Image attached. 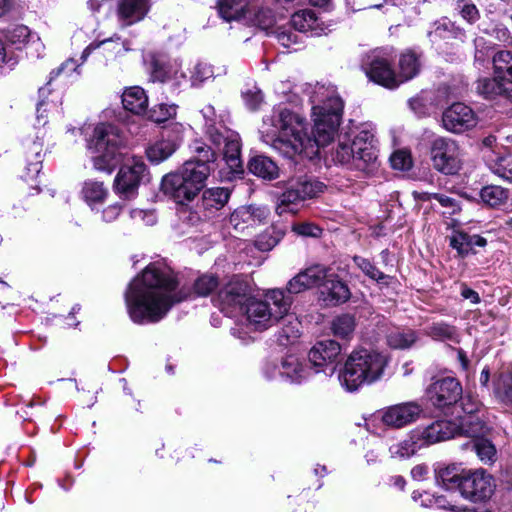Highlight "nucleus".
Wrapping results in <instances>:
<instances>
[{
  "mask_svg": "<svg viewBox=\"0 0 512 512\" xmlns=\"http://www.w3.org/2000/svg\"><path fill=\"white\" fill-rule=\"evenodd\" d=\"M249 171L257 177L272 180L278 177V166L268 157L254 156L248 163Z\"/></svg>",
  "mask_w": 512,
  "mask_h": 512,
  "instance_id": "36",
  "label": "nucleus"
},
{
  "mask_svg": "<svg viewBox=\"0 0 512 512\" xmlns=\"http://www.w3.org/2000/svg\"><path fill=\"white\" fill-rule=\"evenodd\" d=\"M460 399L461 409L467 416L461 418L460 425L458 426L463 431V434L472 438H478L486 430L485 425L477 417L473 416L479 410L480 403L470 395H465L460 397Z\"/></svg>",
  "mask_w": 512,
  "mask_h": 512,
  "instance_id": "22",
  "label": "nucleus"
},
{
  "mask_svg": "<svg viewBox=\"0 0 512 512\" xmlns=\"http://www.w3.org/2000/svg\"><path fill=\"white\" fill-rule=\"evenodd\" d=\"M355 326L354 317L349 314H343L332 320L330 328L336 337L348 339L353 335Z\"/></svg>",
  "mask_w": 512,
  "mask_h": 512,
  "instance_id": "44",
  "label": "nucleus"
},
{
  "mask_svg": "<svg viewBox=\"0 0 512 512\" xmlns=\"http://www.w3.org/2000/svg\"><path fill=\"white\" fill-rule=\"evenodd\" d=\"M442 123L447 131L460 134L476 127L478 116L471 107L458 102L443 112Z\"/></svg>",
  "mask_w": 512,
  "mask_h": 512,
  "instance_id": "13",
  "label": "nucleus"
},
{
  "mask_svg": "<svg viewBox=\"0 0 512 512\" xmlns=\"http://www.w3.org/2000/svg\"><path fill=\"white\" fill-rule=\"evenodd\" d=\"M278 42L286 48L291 47V45L296 44L298 42L297 34L291 32L282 27H277L274 31Z\"/></svg>",
  "mask_w": 512,
  "mask_h": 512,
  "instance_id": "61",
  "label": "nucleus"
},
{
  "mask_svg": "<svg viewBox=\"0 0 512 512\" xmlns=\"http://www.w3.org/2000/svg\"><path fill=\"white\" fill-rule=\"evenodd\" d=\"M356 266L370 279L375 280L377 282H381L387 278V276L379 271L377 267L371 263L368 259L363 258L361 256H355L353 258Z\"/></svg>",
  "mask_w": 512,
  "mask_h": 512,
  "instance_id": "51",
  "label": "nucleus"
},
{
  "mask_svg": "<svg viewBox=\"0 0 512 512\" xmlns=\"http://www.w3.org/2000/svg\"><path fill=\"white\" fill-rule=\"evenodd\" d=\"M123 107L137 115L148 112V96L139 86L126 88L122 94Z\"/></svg>",
  "mask_w": 512,
  "mask_h": 512,
  "instance_id": "30",
  "label": "nucleus"
},
{
  "mask_svg": "<svg viewBox=\"0 0 512 512\" xmlns=\"http://www.w3.org/2000/svg\"><path fill=\"white\" fill-rule=\"evenodd\" d=\"M218 285V279L213 275H203L195 282V292L200 296L211 293Z\"/></svg>",
  "mask_w": 512,
  "mask_h": 512,
  "instance_id": "55",
  "label": "nucleus"
},
{
  "mask_svg": "<svg viewBox=\"0 0 512 512\" xmlns=\"http://www.w3.org/2000/svg\"><path fill=\"white\" fill-rule=\"evenodd\" d=\"M490 169L499 177L512 182V152L489 158Z\"/></svg>",
  "mask_w": 512,
  "mask_h": 512,
  "instance_id": "42",
  "label": "nucleus"
},
{
  "mask_svg": "<svg viewBox=\"0 0 512 512\" xmlns=\"http://www.w3.org/2000/svg\"><path fill=\"white\" fill-rule=\"evenodd\" d=\"M423 412L417 402H404L389 406L380 412L382 423L392 428H402L415 422Z\"/></svg>",
  "mask_w": 512,
  "mask_h": 512,
  "instance_id": "16",
  "label": "nucleus"
},
{
  "mask_svg": "<svg viewBox=\"0 0 512 512\" xmlns=\"http://www.w3.org/2000/svg\"><path fill=\"white\" fill-rule=\"evenodd\" d=\"M333 157L337 162L341 164H351L356 169V156L351 144V139L347 135L340 137Z\"/></svg>",
  "mask_w": 512,
  "mask_h": 512,
  "instance_id": "45",
  "label": "nucleus"
},
{
  "mask_svg": "<svg viewBox=\"0 0 512 512\" xmlns=\"http://www.w3.org/2000/svg\"><path fill=\"white\" fill-rule=\"evenodd\" d=\"M390 163L393 169L406 171L412 166V158L408 151L398 150L391 155Z\"/></svg>",
  "mask_w": 512,
  "mask_h": 512,
  "instance_id": "54",
  "label": "nucleus"
},
{
  "mask_svg": "<svg viewBox=\"0 0 512 512\" xmlns=\"http://www.w3.org/2000/svg\"><path fill=\"white\" fill-rule=\"evenodd\" d=\"M398 66L399 72L396 74L398 86L414 78L420 71L418 56L412 51L401 54Z\"/></svg>",
  "mask_w": 512,
  "mask_h": 512,
  "instance_id": "35",
  "label": "nucleus"
},
{
  "mask_svg": "<svg viewBox=\"0 0 512 512\" xmlns=\"http://www.w3.org/2000/svg\"><path fill=\"white\" fill-rule=\"evenodd\" d=\"M269 216L266 207L254 205L241 206L230 215L229 222L237 231H244L246 228L254 227L263 223Z\"/></svg>",
  "mask_w": 512,
  "mask_h": 512,
  "instance_id": "21",
  "label": "nucleus"
},
{
  "mask_svg": "<svg viewBox=\"0 0 512 512\" xmlns=\"http://www.w3.org/2000/svg\"><path fill=\"white\" fill-rule=\"evenodd\" d=\"M462 156L459 144L451 138L437 137L431 143L430 159L432 166L443 174H457L462 169Z\"/></svg>",
  "mask_w": 512,
  "mask_h": 512,
  "instance_id": "8",
  "label": "nucleus"
},
{
  "mask_svg": "<svg viewBox=\"0 0 512 512\" xmlns=\"http://www.w3.org/2000/svg\"><path fill=\"white\" fill-rule=\"evenodd\" d=\"M476 90L479 94L489 99L504 94L512 96V92L508 89V87L504 85L502 80L497 79L494 74L492 78L483 77L478 79L476 83Z\"/></svg>",
  "mask_w": 512,
  "mask_h": 512,
  "instance_id": "37",
  "label": "nucleus"
},
{
  "mask_svg": "<svg viewBox=\"0 0 512 512\" xmlns=\"http://www.w3.org/2000/svg\"><path fill=\"white\" fill-rule=\"evenodd\" d=\"M324 188L323 183L306 176L292 179L288 182L286 190L279 195L275 211L279 216L285 213L295 214L299 202L316 197Z\"/></svg>",
  "mask_w": 512,
  "mask_h": 512,
  "instance_id": "7",
  "label": "nucleus"
},
{
  "mask_svg": "<svg viewBox=\"0 0 512 512\" xmlns=\"http://www.w3.org/2000/svg\"><path fill=\"white\" fill-rule=\"evenodd\" d=\"M250 297V288L244 281L233 279L218 293L216 304L227 314L236 310H243Z\"/></svg>",
  "mask_w": 512,
  "mask_h": 512,
  "instance_id": "15",
  "label": "nucleus"
},
{
  "mask_svg": "<svg viewBox=\"0 0 512 512\" xmlns=\"http://www.w3.org/2000/svg\"><path fill=\"white\" fill-rule=\"evenodd\" d=\"M494 490L493 477L483 469L467 470L460 488L462 496L473 502L488 500L493 495Z\"/></svg>",
  "mask_w": 512,
  "mask_h": 512,
  "instance_id": "11",
  "label": "nucleus"
},
{
  "mask_svg": "<svg viewBox=\"0 0 512 512\" xmlns=\"http://www.w3.org/2000/svg\"><path fill=\"white\" fill-rule=\"evenodd\" d=\"M151 77L153 81L171 83L180 86L187 80L186 72L182 69V61L175 59L168 62L155 61L152 65Z\"/></svg>",
  "mask_w": 512,
  "mask_h": 512,
  "instance_id": "24",
  "label": "nucleus"
},
{
  "mask_svg": "<svg viewBox=\"0 0 512 512\" xmlns=\"http://www.w3.org/2000/svg\"><path fill=\"white\" fill-rule=\"evenodd\" d=\"M123 143V137L116 126L99 123L87 139L86 147L92 154L93 166L98 171L111 173L119 161H123L114 179L113 188L122 199L128 200L136 195L147 167L141 157L123 154Z\"/></svg>",
  "mask_w": 512,
  "mask_h": 512,
  "instance_id": "3",
  "label": "nucleus"
},
{
  "mask_svg": "<svg viewBox=\"0 0 512 512\" xmlns=\"http://www.w3.org/2000/svg\"><path fill=\"white\" fill-rule=\"evenodd\" d=\"M82 197L89 206L103 202L108 196V189L103 182L87 180L82 186Z\"/></svg>",
  "mask_w": 512,
  "mask_h": 512,
  "instance_id": "39",
  "label": "nucleus"
},
{
  "mask_svg": "<svg viewBox=\"0 0 512 512\" xmlns=\"http://www.w3.org/2000/svg\"><path fill=\"white\" fill-rule=\"evenodd\" d=\"M470 235L456 231L450 237V246L458 251L461 255L469 253Z\"/></svg>",
  "mask_w": 512,
  "mask_h": 512,
  "instance_id": "57",
  "label": "nucleus"
},
{
  "mask_svg": "<svg viewBox=\"0 0 512 512\" xmlns=\"http://www.w3.org/2000/svg\"><path fill=\"white\" fill-rule=\"evenodd\" d=\"M129 50V42L123 40L117 34L101 40L96 39L83 50L81 54V64L84 63L90 55L94 54L96 64L107 66L122 57Z\"/></svg>",
  "mask_w": 512,
  "mask_h": 512,
  "instance_id": "9",
  "label": "nucleus"
},
{
  "mask_svg": "<svg viewBox=\"0 0 512 512\" xmlns=\"http://www.w3.org/2000/svg\"><path fill=\"white\" fill-rule=\"evenodd\" d=\"M173 275L159 264L148 265L129 284L125 302L131 320L137 324L163 319L172 306L185 300L188 293L177 291Z\"/></svg>",
  "mask_w": 512,
  "mask_h": 512,
  "instance_id": "2",
  "label": "nucleus"
},
{
  "mask_svg": "<svg viewBox=\"0 0 512 512\" xmlns=\"http://www.w3.org/2000/svg\"><path fill=\"white\" fill-rule=\"evenodd\" d=\"M195 152L198 154L197 159L186 161L178 171L162 179L163 192L179 204L194 199L213 170L215 152L206 145L196 146Z\"/></svg>",
  "mask_w": 512,
  "mask_h": 512,
  "instance_id": "4",
  "label": "nucleus"
},
{
  "mask_svg": "<svg viewBox=\"0 0 512 512\" xmlns=\"http://www.w3.org/2000/svg\"><path fill=\"white\" fill-rule=\"evenodd\" d=\"M320 299L326 305L344 303L350 298V290L331 268H327V276L319 287Z\"/></svg>",
  "mask_w": 512,
  "mask_h": 512,
  "instance_id": "19",
  "label": "nucleus"
},
{
  "mask_svg": "<svg viewBox=\"0 0 512 512\" xmlns=\"http://www.w3.org/2000/svg\"><path fill=\"white\" fill-rule=\"evenodd\" d=\"M177 113V105L175 104H169V103H159L157 105H154L149 111H148V117L150 120L162 123L170 118H173Z\"/></svg>",
  "mask_w": 512,
  "mask_h": 512,
  "instance_id": "46",
  "label": "nucleus"
},
{
  "mask_svg": "<svg viewBox=\"0 0 512 512\" xmlns=\"http://www.w3.org/2000/svg\"><path fill=\"white\" fill-rule=\"evenodd\" d=\"M6 37L8 41L17 48H22L34 38L29 28L24 25H16L7 31Z\"/></svg>",
  "mask_w": 512,
  "mask_h": 512,
  "instance_id": "47",
  "label": "nucleus"
},
{
  "mask_svg": "<svg viewBox=\"0 0 512 512\" xmlns=\"http://www.w3.org/2000/svg\"><path fill=\"white\" fill-rule=\"evenodd\" d=\"M364 71L371 81L385 88L398 87L396 73L391 67V58L387 55L380 52L373 53L364 64Z\"/></svg>",
  "mask_w": 512,
  "mask_h": 512,
  "instance_id": "14",
  "label": "nucleus"
},
{
  "mask_svg": "<svg viewBox=\"0 0 512 512\" xmlns=\"http://www.w3.org/2000/svg\"><path fill=\"white\" fill-rule=\"evenodd\" d=\"M494 397L505 405H512V369L498 374L493 382Z\"/></svg>",
  "mask_w": 512,
  "mask_h": 512,
  "instance_id": "38",
  "label": "nucleus"
},
{
  "mask_svg": "<svg viewBox=\"0 0 512 512\" xmlns=\"http://www.w3.org/2000/svg\"><path fill=\"white\" fill-rule=\"evenodd\" d=\"M179 213L180 218L189 225H197L203 218L197 211H191L185 206L181 207Z\"/></svg>",
  "mask_w": 512,
  "mask_h": 512,
  "instance_id": "64",
  "label": "nucleus"
},
{
  "mask_svg": "<svg viewBox=\"0 0 512 512\" xmlns=\"http://www.w3.org/2000/svg\"><path fill=\"white\" fill-rule=\"evenodd\" d=\"M123 209L122 203H114L105 207L102 211V220L104 222L110 223L115 221L118 216L121 214Z\"/></svg>",
  "mask_w": 512,
  "mask_h": 512,
  "instance_id": "62",
  "label": "nucleus"
},
{
  "mask_svg": "<svg viewBox=\"0 0 512 512\" xmlns=\"http://www.w3.org/2000/svg\"><path fill=\"white\" fill-rule=\"evenodd\" d=\"M81 64H77L74 59H68L64 63H62L58 68L51 71V79L65 74L66 76H71L73 73L77 75L80 74L79 67Z\"/></svg>",
  "mask_w": 512,
  "mask_h": 512,
  "instance_id": "60",
  "label": "nucleus"
},
{
  "mask_svg": "<svg viewBox=\"0 0 512 512\" xmlns=\"http://www.w3.org/2000/svg\"><path fill=\"white\" fill-rule=\"evenodd\" d=\"M420 448H422V445L415 438V431L413 430L407 439L392 445L389 451L393 458H408L414 455Z\"/></svg>",
  "mask_w": 512,
  "mask_h": 512,
  "instance_id": "41",
  "label": "nucleus"
},
{
  "mask_svg": "<svg viewBox=\"0 0 512 512\" xmlns=\"http://www.w3.org/2000/svg\"><path fill=\"white\" fill-rule=\"evenodd\" d=\"M327 276V267L313 265L300 271L287 284V291L290 294H299L313 287H320L321 282Z\"/></svg>",
  "mask_w": 512,
  "mask_h": 512,
  "instance_id": "20",
  "label": "nucleus"
},
{
  "mask_svg": "<svg viewBox=\"0 0 512 512\" xmlns=\"http://www.w3.org/2000/svg\"><path fill=\"white\" fill-rule=\"evenodd\" d=\"M291 304V297L286 296L283 290L271 289L262 300L249 297L243 309L248 325L254 330L263 331L284 318Z\"/></svg>",
  "mask_w": 512,
  "mask_h": 512,
  "instance_id": "6",
  "label": "nucleus"
},
{
  "mask_svg": "<svg viewBox=\"0 0 512 512\" xmlns=\"http://www.w3.org/2000/svg\"><path fill=\"white\" fill-rule=\"evenodd\" d=\"M480 197L487 206L499 207L507 202L509 192L500 186L490 185L481 190Z\"/></svg>",
  "mask_w": 512,
  "mask_h": 512,
  "instance_id": "43",
  "label": "nucleus"
},
{
  "mask_svg": "<svg viewBox=\"0 0 512 512\" xmlns=\"http://www.w3.org/2000/svg\"><path fill=\"white\" fill-rule=\"evenodd\" d=\"M149 0H117L116 15L122 27L131 26L145 18Z\"/></svg>",
  "mask_w": 512,
  "mask_h": 512,
  "instance_id": "23",
  "label": "nucleus"
},
{
  "mask_svg": "<svg viewBox=\"0 0 512 512\" xmlns=\"http://www.w3.org/2000/svg\"><path fill=\"white\" fill-rule=\"evenodd\" d=\"M436 479L446 489L461 488L462 479L467 470L458 464L438 465L435 469Z\"/></svg>",
  "mask_w": 512,
  "mask_h": 512,
  "instance_id": "32",
  "label": "nucleus"
},
{
  "mask_svg": "<svg viewBox=\"0 0 512 512\" xmlns=\"http://www.w3.org/2000/svg\"><path fill=\"white\" fill-rule=\"evenodd\" d=\"M374 134L367 130H361L351 140V144L356 156V169L370 173L377 166V151L374 145Z\"/></svg>",
  "mask_w": 512,
  "mask_h": 512,
  "instance_id": "12",
  "label": "nucleus"
},
{
  "mask_svg": "<svg viewBox=\"0 0 512 512\" xmlns=\"http://www.w3.org/2000/svg\"><path fill=\"white\" fill-rule=\"evenodd\" d=\"M493 73L512 92V52L498 51L492 59Z\"/></svg>",
  "mask_w": 512,
  "mask_h": 512,
  "instance_id": "34",
  "label": "nucleus"
},
{
  "mask_svg": "<svg viewBox=\"0 0 512 512\" xmlns=\"http://www.w3.org/2000/svg\"><path fill=\"white\" fill-rule=\"evenodd\" d=\"M208 135L216 146L223 145V158L228 167L235 173L242 171L241 143L238 133L225 127L209 126Z\"/></svg>",
  "mask_w": 512,
  "mask_h": 512,
  "instance_id": "10",
  "label": "nucleus"
},
{
  "mask_svg": "<svg viewBox=\"0 0 512 512\" xmlns=\"http://www.w3.org/2000/svg\"><path fill=\"white\" fill-rule=\"evenodd\" d=\"M190 73V82L193 87L201 86L206 80L214 76L212 66L204 62H197Z\"/></svg>",
  "mask_w": 512,
  "mask_h": 512,
  "instance_id": "49",
  "label": "nucleus"
},
{
  "mask_svg": "<svg viewBox=\"0 0 512 512\" xmlns=\"http://www.w3.org/2000/svg\"><path fill=\"white\" fill-rule=\"evenodd\" d=\"M180 137H165L155 141L146 148V156L151 163L159 164L167 160L178 148Z\"/></svg>",
  "mask_w": 512,
  "mask_h": 512,
  "instance_id": "28",
  "label": "nucleus"
},
{
  "mask_svg": "<svg viewBox=\"0 0 512 512\" xmlns=\"http://www.w3.org/2000/svg\"><path fill=\"white\" fill-rule=\"evenodd\" d=\"M461 395V384L451 377L436 380L427 390L429 400L434 406L439 408L456 404Z\"/></svg>",
  "mask_w": 512,
  "mask_h": 512,
  "instance_id": "17",
  "label": "nucleus"
},
{
  "mask_svg": "<svg viewBox=\"0 0 512 512\" xmlns=\"http://www.w3.org/2000/svg\"><path fill=\"white\" fill-rule=\"evenodd\" d=\"M464 36V31L455 26V24L446 17L435 21L432 25V29L428 31V37L432 43L452 38L463 41Z\"/></svg>",
  "mask_w": 512,
  "mask_h": 512,
  "instance_id": "29",
  "label": "nucleus"
},
{
  "mask_svg": "<svg viewBox=\"0 0 512 512\" xmlns=\"http://www.w3.org/2000/svg\"><path fill=\"white\" fill-rule=\"evenodd\" d=\"M472 447L483 463L490 464L496 460V448L489 440L476 439Z\"/></svg>",
  "mask_w": 512,
  "mask_h": 512,
  "instance_id": "48",
  "label": "nucleus"
},
{
  "mask_svg": "<svg viewBox=\"0 0 512 512\" xmlns=\"http://www.w3.org/2000/svg\"><path fill=\"white\" fill-rule=\"evenodd\" d=\"M300 336V323L297 319L290 320L279 334L278 340L281 344L286 345L293 343Z\"/></svg>",
  "mask_w": 512,
  "mask_h": 512,
  "instance_id": "53",
  "label": "nucleus"
},
{
  "mask_svg": "<svg viewBox=\"0 0 512 512\" xmlns=\"http://www.w3.org/2000/svg\"><path fill=\"white\" fill-rule=\"evenodd\" d=\"M230 190L224 187H214L203 191L201 197V208L204 218L210 217L216 211L222 209L229 201Z\"/></svg>",
  "mask_w": 512,
  "mask_h": 512,
  "instance_id": "27",
  "label": "nucleus"
},
{
  "mask_svg": "<svg viewBox=\"0 0 512 512\" xmlns=\"http://www.w3.org/2000/svg\"><path fill=\"white\" fill-rule=\"evenodd\" d=\"M279 238L269 234H263L256 240V246L259 250L269 251L277 245Z\"/></svg>",
  "mask_w": 512,
  "mask_h": 512,
  "instance_id": "63",
  "label": "nucleus"
},
{
  "mask_svg": "<svg viewBox=\"0 0 512 512\" xmlns=\"http://www.w3.org/2000/svg\"><path fill=\"white\" fill-rule=\"evenodd\" d=\"M291 24L299 32H311L312 35H321L325 28L319 21L316 14L309 9L294 13L291 17Z\"/></svg>",
  "mask_w": 512,
  "mask_h": 512,
  "instance_id": "31",
  "label": "nucleus"
},
{
  "mask_svg": "<svg viewBox=\"0 0 512 512\" xmlns=\"http://www.w3.org/2000/svg\"><path fill=\"white\" fill-rule=\"evenodd\" d=\"M280 374L291 383H301L310 376V369L294 355H288L281 364Z\"/></svg>",
  "mask_w": 512,
  "mask_h": 512,
  "instance_id": "33",
  "label": "nucleus"
},
{
  "mask_svg": "<svg viewBox=\"0 0 512 512\" xmlns=\"http://www.w3.org/2000/svg\"><path fill=\"white\" fill-rule=\"evenodd\" d=\"M341 352L340 345L331 339L317 342L309 351V362L316 368H322L336 361Z\"/></svg>",
  "mask_w": 512,
  "mask_h": 512,
  "instance_id": "25",
  "label": "nucleus"
},
{
  "mask_svg": "<svg viewBox=\"0 0 512 512\" xmlns=\"http://www.w3.org/2000/svg\"><path fill=\"white\" fill-rule=\"evenodd\" d=\"M417 340V333L409 328L393 330L387 336L388 345L394 349L410 348Z\"/></svg>",
  "mask_w": 512,
  "mask_h": 512,
  "instance_id": "40",
  "label": "nucleus"
},
{
  "mask_svg": "<svg viewBox=\"0 0 512 512\" xmlns=\"http://www.w3.org/2000/svg\"><path fill=\"white\" fill-rule=\"evenodd\" d=\"M250 22L263 30H269L274 26L276 18L269 8H259L250 19Z\"/></svg>",
  "mask_w": 512,
  "mask_h": 512,
  "instance_id": "52",
  "label": "nucleus"
},
{
  "mask_svg": "<svg viewBox=\"0 0 512 512\" xmlns=\"http://www.w3.org/2000/svg\"><path fill=\"white\" fill-rule=\"evenodd\" d=\"M457 7L463 19L469 23H474L479 19V11L477 7L465 0H460L457 3Z\"/></svg>",
  "mask_w": 512,
  "mask_h": 512,
  "instance_id": "59",
  "label": "nucleus"
},
{
  "mask_svg": "<svg viewBox=\"0 0 512 512\" xmlns=\"http://www.w3.org/2000/svg\"><path fill=\"white\" fill-rule=\"evenodd\" d=\"M313 136L304 117L287 108H277L264 120L263 140L283 156L312 159L319 147L330 144L340 126L343 101L333 87L316 86L311 96Z\"/></svg>",
  "mask_w": 512,
  "mask_h": 512,
  "instance_id": "1",
  "label": "nucleus"
},
{
  "mask_svg": "<svg viewBox=\"0 0 512 512\" xmlns=\"http://www.w3.org/2000/svg\"><path fill=\"white\" fill-rule=\"evenodd\" d=\"M243 99L246 107L252 111L257 110L263 103V95L256 87L243 92Z\"/></svg>",
  "mask_w": 512,
  "mask_h": 512,
  "instance_id": "58",
  "label": "nucleus"
},
{
  "mask_svg": "<svg viewBox=\"0 0 512 512\" xmlns=\"http://www.w3.org/2000/svg\"><path fill=\"white\" fill-rule=\"evenodd\" d=\"M251 0H216L220 18L226 22H240L250 14Z\"/></svg>",
  "mask_w": 512,
  "mask_h": 512,
  "instance_id": "26",
  "label": "nucleus"
},
{
  "mask_svg": "<svg viewBox=\"0 0 512 512\" xmlns=\"http://www.w3.org/2000/svg\"><path fill=\"white\" fill-rule=\"evenodd\" d=\"M291 229L294 233L303 237L318 238L322 234V229L311 222L294 223Z\"/></svg>",
  "mask_w": 512,
  "mask_h": 512,
  "instance_id": "56",
  "label": "nucleus"
},
{
  "mask_svg": "<svg viewBox=\"0 0 512 512\" xmlns=\"http://www.w3.org/2000/svg\"><path fill=\"white\" fill-rule=\"evenodd\" d=\"M387 364V356L378 351H354L338 375L340 384L347 391H356L364 384H372L381 379Z\"/></svg>",
  "mask_w": 512,
  "mask_h": 512,
  "instance_id": "5",
  "label": "nucleus"
},
{
  "mask_svg": "<svg viewBox=\"0 0 512 512\" xmlns=\"http://www.w3.org/2000/svg\"><path fill=\"white\" fill-rule=\"evenodd\" d=\"M415 438L420 441L422 447L448 440L463 431L458 425L448 420L435 421L426 427L414 429Z\"/></svg>",
  "mask_w": 512,
  "mask_h": 512,
  "instance_id": "18",
  "label": "nucleus"
},
{
  "mask_svg": "<svg viewBox=\"0 0 512 512\" xmlns=\"http://www.w3.org/2000/svg\"><path fill=\"white\" fill-rule=\"evenodd\" d=\"M427 335L438 341L456 340V330L446 323H434L426 329Z\"/></svg>",
  "mask_w": 512,
  "mask_h": 512,
  "instance_id": "50",
  "label": "nucleus"
}]
</instances>
